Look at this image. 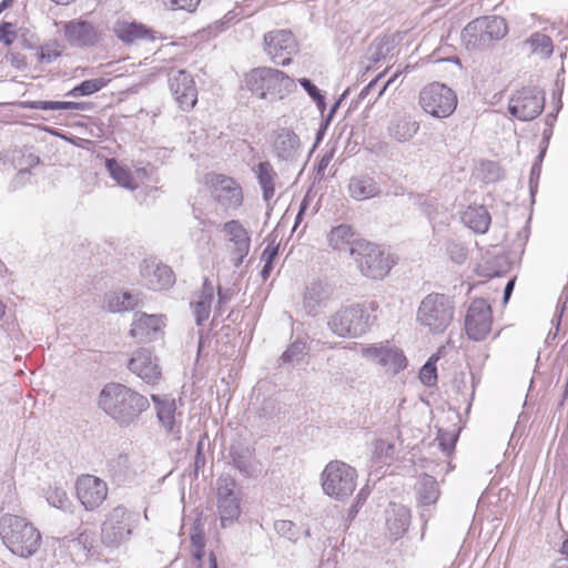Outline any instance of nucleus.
Instances as JSON below:
<instances>
[{"instance_id":"1","label":"nucleus","mask_w":568,"mask_h":568,"mask_svg":"<svg viewBox=\"0 0 568 568\" xmlns=\"http://www.w3.org/2000/svg\"><path fill=\"white\" fill-rule=\"evenodd\" d=\"M100 408L120 426H129L150 407L149 399L119 383L106 384L99 396Z\"/></svg>"},{"instance_id":"2","label":"nucleus","mask_w":568,"mask_h":568,"mask_svg":"<svg viewBox=\"0 0 568 568\" xmlns=\"http://www.w3.org/2000/svg\"><path fill=\"white\" fill-rule=\"evenodd\" d=\"M0 537L4 546L21 558L32 557L41 546V534L34 525L12 514L1 516Z\"/></svg>"},{"instance_id":"3","label":"nucleus","mask_w":568,"mask_h":568,"mask_svg":"<svg viewBox=\"0 0 568 568\" xmlns=\"http://www.w3.org/2000/svg\"><path fill=\"white\" fill-rule=\"evenodd\" d=\"M378 305L374 301L353 304L335 312L327 321L331 332L339 337H357L374 324L373 314Z\"/></svg>"},{"instance_id":"4","label":"nucleus","mask_w":568,"mask_h":568,"mask_svg":"<svg viewBox=\"0 0 568 568\" xmlns=\"http://www.w3.org/2000/svg\"><path fill=\"white\" fill-rule=\"evenodd\" d=\"M247 89L261 99H283L290 94L296 84L284 72L261 67L250 71L245 77Z\"/></svg>"},{"instance_id":"5","label":"nucleus","mask_w":568,"mask_h":568,"mask_svg":"<svg viewBox=\"0 0 568 568\" xmlns=\"http://www.w3.org/2000/svg\"><path fill=\"white\" fill-rule=\"evenodd\" d=\"M508 28L504 18L485 16L467 23L462 31V41L467 50L481 51L507 34Z\"/></svg>"},{"instance_id":"6","label":"nucleus","mask_w":568,"mask_h":568,"mask_svg":"<svg viewBox=\"0 0 568 568\" xmlns=\"http://www.w3.org/2000/svg\"><path fill=\"white\" fill-rule=\"evenodd\" d=\"M349 253L361 273L372 280L383 278L394 265L389 255L378 245L364 240L353 243Z\"/></svg>"},{"instance_id":"7","label":"nucleus","mask_w":568,"mask_h":568,"mask_svg":"<svg viewBox=\"0 0 568 568\" xmlns=\"http://www.w3.org/2000/svg\"><path fill=\"white\" fill-rule=\"evenodd\" d=\"M454 311V303L448 296L432 293L422 301L417 321L433 333H443L450 325Z\"/></svg>"},{"instance_id":"8","label":"nucleus","mask_w":568,"mask_h":568,"mask_svg":"<svg viewBox=\"0 0 568 568\" xmlns=\"http://www.w3.org/2000/svg\"><path fill=\"white\" fill-rule=\"evenodd\" d=\"M356 478L355 468L341 460H332L321 475L323 491L331 498L344 500L354 493Z\"/></svg>"},{"instance_id":"9","label":"nucleus","mask_w":568,"mask_h":568,"mask_svg":"<svg viewBox=\"0 0 568 568\" xmlns=\"http://www.w3.org/2000/svg\"><path fill=\"white\" fill-rule=\"evenodd\" d=\"M419 104L435 118H447L457 106V97L447 85L435 82L420 91Z\"/></svg>"},{"instance_id":"10","label":"nucleus","mask_w":568,"mask_h":568,"mask_svg":"<svg viewBox=\"0 0 568 568\" xmlns=\"http://www.w3.org/2000/svg\"><path fill=\"white\" fill-rule=\"evenodd\" d=\"M133 521V515L124 506L114 507L102 524V542L109 547H118L126 541L131 536Z\"/></svg>"},{"instance_id":"11","label":"nucleus","mask_w":568,"mask_h":568,"mask_svg":"<svg viewBox=\"0 0 568 568\" xmlns=\"http://www.w3.org/2000/svg\"><path fill=\"white\" fill-rule=\"evenodd\" d=\"M545 108L544 92L536 87H524L509 98L508 111L519 121L536 119Z\"/></svg>"},{"instance_id":"12","label":"nucleus","mask_w":568,"mask_h":568,"mask_svg":"<svg viewBox=\"0 0 568 568\" xmlns=\"http://www.w3.org/2000/svg\"><path fill=\"white\" fill-rule=\"evenodd\" d=\"M205 184L211 189L214 200L225 210L237 209L243 203V192L240 184L232 178L209 173Z\"/></svg>"},{"instance_id":"13","label":"nucleus","mask_w":568,"mask_h":568,"mask_svg":"<svg viewBox=\"0 0 568 568\" xmlns=\"http://www.w3.org/2000/svg\"><path fill=\"white\" fill-rule=\"evenodd\" d=\"M493 314L490 305L484 298L474 300L465 317V329L473 341H484L491 331Z\"/></svg>"},{"instance_id":"14","label":"nucleus","mask_w":568,"mask_h":568,"mask_svg":"<svg viewBox=\"0 0 568 568\" xmlns=\"http://www.w3.org/2000/svg\"><path fill=\"white\" fill-rule=\"evenodd\" d=\"M264 50L278 65L291 63V55L296 51V41L290 30H273L264 34Z\"/></svg>"},{"instance_id":"15","label":"nucleus","mask_w":568,"mask_h":568,"mask_svg":"<svg viewBox=\"0 0 568 568\" xmlns=\"http://www.w3.org/2000/svg\"><path fill=\"white\" fill-rule=\"evenodd\" d=\"M169 85L183 111H190L197 102V89L192 75L185 70H172L169 73Z\"/></svg>"},{"instance_id":"16","label":"nucleus","mask_w":568,"mask_h":568,"mask_svg":"<svg viewBox=\"0 0 568 568\" xmlns=\"http://www.w3.org/2000/svg\"><path fill=\"white\" fill-rule=\"evenodd\" d=\"M77 496L87 510L97 509L108 497L106 484L93 475H82L75 483Z\"/></svg>"},{"instance_id":"17","label":"nucleus","mask_w":568,"mask_h":568,"mask_svg":"<svg viewBox=\"0 0 568 568\" xmlns=\"http://www.w3.org/2000/svg\"><path fill=\"white\" fill-rule=\"evenodd\" d=\"M362 355L379 364L386 372L394 375L407 366L404 353L396 347L372 345L362 348Z\"/></svg>"},{"instance_id":"18","label":"nucleus","mask_w":568,"mask_h":568,"mask_svg":"<svg viewBox=\"0 0 568 568\" xmlns=\"http://www.w3.org/2000/svg\"><path fill=\"white\" fill-rule=\"evenodd\" d=\"M67 41L77 48H90L98 44L100 33L95 27L85 20H71L63 24Z\"/></svg>"},{"instance_id":"19","label":"nucleus","mask_w":568,"mask_h":568,"mask_svg":"<svg viewBox=\"0 0 568 568\" xmlns=\"http://www.w3.org/2000/svg\"><path fill=\"white\" fill-rule=\"evenodd\" d=\"M115 37L125 44H136L141 41H154V31L141 22L118 18L112 27Z\"/></svg>"},{"instance_id":"20","label":"nucleus","mask_w":568,"mask_h":568,"mask_svg":"<svg viewBox=\"0 0 568 568\" xmlns=\"http://www.w3.org/2000/svg\"><path fill=\"white\" fill-rule=\"evenodd\" d=\"M128 367L148 384H155L162 376L158 359L146 348L135 351L129 361Z\"/></svg>"},{"instance_id":"21","label":"nucleus","mask_w":568,"mask_h":568,"mask_svg":"<svg viewBox=\"0 0 568 568\" xmlns=\"http://www.w3.org/2000/svg\"><path fill=\"white\" fill-rule=\"evenodd\" d=\"M333 296L331 284L315 281L305 287L303 295V307L307 315L317 316L326 308Z\"/></svg>"},{"instance_id":"22","label":"nucleus","mask_w":568,"mask_h":568,"mask_svg":"<svg viewBox=\"0 0 568 568\" xmlns=\"http://www.w3.org/2000/svg\"><path fill=\"white\" fill-rule=\"evenodd\" d=\"M273 151L280 161L295 162L301 155V140L298 135L287 128L274 132Z\"/></svg>"},{"instance_id":"23","label":"nucleus","mask_w":568,"mask_h":568,"mask_svg":"<svg viewBox=\"0 0 568 568\" xmlns=\"http://www.w3.org/2000/svg\"><path fill=\"white\" fill-rule=\"evenodd\" d=\"M229 457L234 468L246 478L257 477L262 473V464L255 458V450L251 447L232 445Z\"/></svg>"},{"instance_id":"24","label":"nucleus","mask_w":568,"mask_h":568,"mask_svg":"<svg viewBox=\"0 0 568 568\" xmlns=\"http://www.w3.org/2000/svg\"><path fill=\"white\" fill-rule=\"evenodd\" d=\"M141 275L153 290H166L175 282V276L171 267L154 258L143 261Z\"/></svg>"},{"instance_id":"25","label":"nucleus","mask_w":568,"mask_h":568,"mask_svg":"<svg viewBox=\"0 0 568 568\" xmlns=\"http://www.w3.org/2000/svg\"><path fill=\"white\" fill-rule=\"evenodd\" d=\"M223 229L227 241L233 244L231 254L234 266L239 267L243 263L244 257L248 254L251 244L250 236L243 225L236 220L226 222Z\"/></svg>"},{"instance_id":"26","label":"nucleus","mask_w":568,"mask_h":568,"mask_svg":"<svg viewBox=\"0 0 568 568\" xmlns=\"http://www.w3.org/2000/svg\"><path fill=\"white\" fill-rule=\"evenodd\" d=\"M161 325V316L135 313L130 335L140 343L150 342L160 333Z\"/></svg>"},{"instance_id":"27","label":"nucleus","mask_w":568,"mask_h":568,"mask_svg":"<svg viewBox=\"0 0 568 568\" xmlns=\"http://www.w3.org/2000/svg\"><path fill=\"white\" fill-rule=\"evenodd\" d=\"M419 130V122L410 115H395L389 121L387 133L398 143L410 141Z\"/></svg>"},{"instance_id":"28","label":"nucleus","mask_w":568,"mask_h":568,"mask_svg":"<svg viewBox=\"0 0 568 568\" xmlns=\"http://www.w3.org/2000/svg\"><path fill=\"white\" fill-rule=\"evenodd\" d=\"M348 192L352 199L365 201L382 194L378 182L368 174H359L351 178Z\"/></svg>"},{"instance_id":"29","label":"nucleus","mask_w":568,"mask_h":568,"mask_svg":"<svg viewBox=\"0 0 568 568\" xmlns=\"http://www.w3.org/2000/svg\"><path fill=\"white\" fill-rule=\"evenodd\" d=\"M410 525V510L398 504H389L386 510V526L389 534L398 538L403 536Z\"/></svg>"},{"instance_id":"30","label":"nucleus","mask_w":568,"mask_h":568,"mask_svg":"<svg viewBox=\"0 0 568 568\" xmlns=\"http://www.w3.org/2000/svg\"><path fill=\"white\" fill-rule=\"evenodd\" d=\"M415 493L417 504L422 507L436 504L440 496L436 478L427 474L418 477L415 484Z\"/></svg>"},{"instance_id":"31","label":"nucleus","mask_w":568,"mask_h":568,"mask_svg":"<svg viewBox=\"0 0 568 568\" xmlns=\"http://www.w3.org/2000/svg\"><path fill=\"white\" fill-rule=\"evenodd\" d=\"M462 220L466 226L478 234H485L491 222L490 214L484 205L468 206Z\"/></svg>"},{"instance_id":"32","label":"nucleus","mask_w":568,"mask_h":568,"mask_svg":"<svg viewBox=\"0 0 568 568\" xmlns=\"http://www.w3.org/2000/svg\"><path fill=\"white\" fill-rule=\"evenodd\" d=\"M255 174L262 189L263 199L268 202L275 193L277 173L268 161H264L257 164Z\"/></svg>"},{"instance_id":"33","label":"nucleus","mask_w":568,"mask_h":568,"mask_svg":"<svg viewBox=\"0 0 568 568\" xmlns=\"http://www.w3.org/2000/svg\"><path fill=\"white\" fill-rule=\"evenodd\" d=\"M151 398L155 405L160 423L169 433H173L175 426L174 413L176 409L174 399L162 398L159 395H152Z\"/></svg>"},{"instance_id":"34","label":"nucleus","mask_w":568,"mask_h":568,"mask_svg":"<svg viewBox=\"0 0 568 568\" xmlns=\"http://www.w3.org/2000/svg\"><path fill=\"white\" fill-rule=\"evenodd\" d=\"M24 109L33 110H79L85 111L90 109L91 104L88 102H72V101H24L22 102Z\"/></svg>"},{"instance_id":"35","label":"nucleus","mask_w":568,"mask_h":568,"mask_svg":"<svg viewBox=\"0 0 568 568\" xmlns=\"http://www.w3.org/2000/svg\"><path fill=\"white\" fill-rule=\"evenodd\" d=\"M109 471L119 484L132 479L135 475L130 457L126 454H120L118 457L111 459L109 462Z\"/></svg>"},{"instance_id":"36","label":"nucleus","mask_w":568,"mask_h":568,"mask_svg":"<svg viewBox=\"0 0 568 568\" xmlns=\"http://www.w3.org/2000/svg\"><path fill=\"white\" fill-rule=\"evenodd\" d=\"M354 231L351 225L341 224L336 227H333L328 235L329 245L334 250H342L345 246L349 245V248L353 246V243L358 242L359 240H353Z\"/></svg>"},{"instance_id":"37","label":"nucleus","mask_w":568,"mask_h":568,"mask_svg":"<svg viewBox=\"0 0 568 568\" xmlns=\"http://www.w3.org/2000/svg\"><path fill=\"white\" fill-rule=\"evenodd\" d=\"M221 525L225 528L231 525L241 514L240 501L237 497L224 498L217 500Z\"/></svg>"},{"instance_id":"38","label":"nucleus","mask_w":568,"mask_h":568,"mask_svg":"<svg viewBox=\"0 0 568 568\" xmlns=\"http://www.w3.org/2000/svg\"><path fill=\"white\" fill-rule=\"evenodd\" d=\"M105 166L110 175L123 187L129 190H135L138 184L135 183L131 172L125 168L121 166L115 159H106Z\"/></svg>"},{"instance_id":"39","label":"nucleus","mask_w":568,"mask_h":568,"mask_svg":"<svg viewBox=\"0 0 568 568\" xmlns=\"http://www.w3.org/2000/svg\"><path fill=\"white\" fill-rule=\"evenodd\" d=\"M308 352L307 341L305 337H297L288 345L286 351L282 354L281 361L283 364H298L306 357Z\"/></svg>"},{"instance_id":"40","label":"nucleus","mask_w":568,"mask_h":568,"mask_svg":"<svg viewBox=\"0 0 568 568\" xmlns=\"http://www.w3.org/2000/svg\"><path fill=\"white\" fill-rule=\"evenodd\" d=\"M396 39L394 36L384 34L374 40L369 47L371 60L378 62L385 59L395 48Z\"/></svg>"},{"instance_id":"41","label":"nucleus","mask_w":568,"mask_h":568,"mask_svg":"<svg viewBox=\"0 0 568 568\" xmlns=\"http://www.w3.org/2000/svg\"><path fill=\"white\" fill-rule=\"evenodd\" d=\"M525 44L529 45L531 53L539 54L542 58H548L554 51V44L550 37L535 32L526 41Z\"/></svg>"},{"instance_id":"42","label":"nucleus","mask_w":568,"mask_h":568,"mask_svg":"<svg viewBox=\"0 0 568 568\" xmlns=\"http://www.w3.org/2000/svg\"><path fill=\"white\" fill-rule=\"evenodd\" d=\"M108 83H109V80H106L104 78H95V79L85 80V81L81 82L80 84L75 85L70 91H68L65 93V97H71V98L88 97V95L99 92L104 87H106Z\"/></svg>"},{"instance_id":"43","label":"nucleus","mask_w":568,"mask_h":568,"mask_svg":"<svg viewBox=\"0 0 568 568\" xmlns=\"http://www.w3.org/2000/svg\"><path fill=\"white\" fill-rule=\"evenodd\" d=\"M45 499L51 506L61 510H68L71 506V500L62 487H49L45 491Z\"/></svg>"},{"instance_id":"44","label":"nucleus","mask_w":568,"mask_h":568,"mask_svg":"<svg viewBox=\"0 0 568 568\" xmlns=\"http://www.w3.org/2000/svg\"><path fill=\"white\" fill-rule=\"evenodd\" d=\"M409 199L415 205L422 207L424 214L432 221L436 217L438 211V202L435 197H429L424 194H409Z\"/></svg>"},{"instance_id":"45","label":"nucleus","mask_w":568,"mask_h":568,"mask_svg":"<svg viewBox=\"0 0 568 568\" xmlns=\"http://www.w3.org/2000/svg\"><path fill=\"white\" fill-rule=\"evenodd\" d=\"M274 529L280 536L291 541H296L300 537V530L297 526L291 520H276L274 523Z\"/></svg>"},{"instance_id":"46","label":"nucleus","mask_w":568,"mask_h":568,"mask_svg":"<svg viewBox=\"0 0 568 568\" xmlns=\"http://www.w3.org/2000/svg\"><path fill=\"white\" fill-rule=\"evenodd\" d=\"M298 81H300V84L302 85V88L307 92V94L316 103L320 111L323 112L326 108V103H325V97L322 94V91L310 79L302 78Z\"/></svg>"},{"instance_id":"47","label":"nucleus","mask_w":568,"mask_h":568,"mask_svg":"<svg viewBox=\"0 0 568 568\" xmlns=\"http://www.w3.org/2000/svg\"><path fill=\"white\" fill-rule=\"evenodd\" d=\"M420 382L427 386H434L437 382V367H436V358L430 357L420 368L419 372Z\"/></svg>"},{"instance_id":"48","label":"nucleus","mask_w":568,"mask_h":568,"mask_svg":"<svg viewBox=\"0 0 568 568\" xmlns=\"http://www.w3.org/2000/svg\"><path fill=\"white\" fill-rule=\"evenodd\" d=\"M235 479L230 475H222L217 479V500L235 497Z\"/></svg>"},{"instance_id":"49","label":"nucleus","mask_w":568,"mask_h":568,"mask_svg":"<svg viewBox=\"0 0 568 568\" xmlns=\"http://www.w3.org/2000/svg\"><path fill=\"white\" fill-rule=\"evenodd\" d=\"M446 251L449 254L452 261L457 264L464 263L467 257L465 247L455 241H449L446 243Z\"/></svg>"},{"instance_id":"50","label":"nucleus","mask_w":568,"mask_h":568,"mask_svg":"<svg viewBox=\"0 0 568 568\" xmlns=\"http://www.w3.org/2000/svg\"><path fill=\"white\" fill-rule=\"evenodd\" d=\"M191 307L193 308L196 325H202L209 318L211 306L205 302L195 301L191 302Z\"/></svg>"},{"instance_id":"51","label":"nucleus","mask_w":568,"mask_h":568,"mask_svg":"<svg viewBox=\"0 0 568 568\" xmlns=\"http://www.w3.org/2000/svg\"><path fill=\"white\" fill-rule=\"evenodd\" d=\"M484 179L486 182H496L503 178V171L498 164L488 161L483 163Z\"/></svg>"},{"instance_id":"52","label":"nucleus","mask_w":568,"mask_h":568,"mask_svg":"<svg viewBox=\"0 0 568 568\" xmlns=\"http://www.w3.org/2000/svg\"><path fill=\"white\" fill-rule=\"evenodd\" d=\"M201 0H166L165 6L170 10H185L189 12H193Z\"/></svg>"},{"instance_id":"53","label":"nucleus","mask_w":568,"mask_h":568,"mask_svg":"<svg viewBox=\"0 0 568 568\" xmlns=\"http://www.w3.org/2000/svg\"><path fill=\"white\" fill-rule=\"evenodd\" d=\"M17 38V33L12 30V24L10 22H3L0 26V42H3L6 45H11Z\"/></svg>"},{"instance_id":"54","label":"nucleus","mask_w":568,"mask_h":568,"mask_svg":"<svg viewBox=\"0 0 568 568\" xmlns=\"http://www.w3.org/2000/svg\"><path fill=\"white\" fill-rule=\"evenodd\" d=\"M120 298L123 300L126 311L134 310L142 302L141 293H139V292L138 293H133V292L120 293Z\"/></svg>"},{"instance_id":"55","label":"nucleus","mask_w":568,"mask_h":568,"mask_svg":"<svg viewBox=\"0 0 568 568\" xmlns=\"http://www.w3.org/2000/svg\"><path fill=\"white\" fill-rule=\"evenodd\" d=\"M542 156H544V152H541L538 155V162L534 163L531 169H530L529 187H530L531 194H534L535 189L537 187V181H538V179L540 176L541 169H540L539 162H541Z\"/></svg>"},{"instance_id":"56","label":"nucleus","mask_w":568,"mask_h":568,"mask_svg":"<svg viewBox=\"0 0 568 568\" xmlns=\"http://www.w3.org/2000/svg\"><path fill=\"white\" fill-rule=\"evenodd\" d=\"M213 284L209 281V278H205L197 301L205 302L209 304V306H211L213 301Z\"/></svg>"},{"instance_id":"57","label":"nucleus","mask_w":568,"mask_h":568,"mask_svg":"<svg viewBox=\"0 0 568 568\" xmlns=\"http://www.w3.org/2000/svg\"><path fill=\"white\" fill-rule=\"evenodd\" d=\"M108 307L111 312H125L124 302L120 298V293H114L108 298Z\"/></svg>"},{"instance_id":"58","label":"nucleus","mask_w":568,"mask_h":568,"mask_svg":"<svg viewBox=\"0 0 568 568\" xmlns=\"http://www.w3.org/2000/svg\"><path fill=\"white\" fill-rule=\"evenodd\" d=\"M206 459L202 452V443L200 442L196 447V455L194 458V475L197 476L200 469L205 466Z\"/></svg>"},{"instance_id":"59","label":"nucleus","mask_w":568,"mask_h":568,"mask_svg":"<svg viewBox=\"0 0 568 568\" xmlns=\"http://www.w3.org/2000/svg\"><path fill=\"white\" fill-rule=\"evenodd\" d=\"M278 254V247L277 246H271L267 245L265 250L263 251L262 257L264 258L265 263L273 264V261Z\"/></svg>"},{"instance_id":"60","label":"nucleus","mask_w":568,"mask_h":568,"mask_svg":"<svg viewBox=\"0 0 568 568\" xmlns=\"http://www.w3.org/2000/svg\"><path fill=\"white\" fill-rule=\"evenodd\" d=\"M339 102H341V101L335 102V103H334V105L331 108V111H329L328 115L326 116L325 122L322 124V128H321V129H320V131L317 132V136H316L317 141H318V140H321V138H322V135H323L324 131L326 130V128H327V125H328L329 121H331V120H332V118H333V114L335 113V111H336V110H337V108L339 106Z\"/></svg>"},{"instance_id":"61","label":"nucleus","mask_w":568,"mask_h":568,"mask_svg":"<svg viewBox=\"0 0 568 568\" xmlns=\"http://www.w3.org/2000/svg\"><path fill=\"white\" fill-rule=\"evenodd\" d=\"M192 545L195 547V549L204 550V536L202 532H195L191 536Z\"/></svg>"},{"instance_id":"62","label":"nucleus","mask_w":568,"mask_h":568,"mask_svg":"<svg viewBox=\"0 0 568 568\" xmlns=\"http://www.w3.org/2000/svg\"><path fill=\"white\" fill-rule=\"evenodd\" d=\"M566 302H567V298L564 300L562 296H560L558 300V307H557L558 316H557V324H556L557 328L560 325L561 316H562L565 307H566Z\"/></svg>"},{"instance_id":"63","label":"nucleus","mask_w":568,"mask_h":568,"mask_svg":"<svg viewBox=\"0 0 568 568\" xmlns=\"http://www.w3.org/2000/svg\"><path fill=\"white\" fill-rule=\"evenodd\" d=\"M515 285V280H510L507 282L505 288H504V301L507 302L513 293Z\"/></svg>"},{"instance_id":"64","label":"nucleus","mask_w":568,"mask_h":568,"mask_svg":"<svg viewBox=\"0 0 568 568\" xmlns=\"http://www.w3.org/2000/svg\"><path fill=\"white\" fill-rule=\"evenodd\" d=\"M551 568H568V559L567 558L557 559Z\"/></svg>"}]
</instances>
